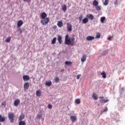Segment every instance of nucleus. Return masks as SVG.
Returning <instances> with one entry per match:
<instances>
[{"mask_svg": "<svg viewBox=\"0 0 125 125\" xmlns=\"http://www.w3.org/2000/svg\"><path fill=\"white\" fill-rule=\"evenodd\" d=\"M65 43L67 45H72L74 46L75 44V37L73 36L71 39H69V35L66 34L65 37Z\"/></svg>", "mask_w": 125, "mask_h": 125, "instance_id": "f257e3e1", "label": "nucleus"}, {"mask_svg": "<svg viewBox=\"0 0 125 125\" xmlns=\"http://www.w3.org/2000/svg\"><path fill=\"white\" fill-rule=\"evenodd\" d=\"M8 117L9 118V120L12 124L14 123V118H15V116L14 115V113L12 112H10L8 114Z\"/></svg>", "mask_w": 125, "mask_h": 125, "instance_id": "f03ea898", "label": "nucleus"}, {"mask_svg": "<svg viewBox=\"0 0 125 125\" xmlns=\"http://www.w3.org/2000/svg\"><path fill=\"white\" fill-rule=\"evenodd\" d=\"M49 18H46L44 19H42L41 21V24H42V25H46V24H48V23H49Z\"/></svg>", "mask_w": 125, "mask_h": 125, "instance_id": "7ed1b4c3", "label": "nucleus"}, {"mask_svg": "<svg viewBox=\"0 0 125 125\" xmlns=\"http://www.w3.org/2000/svg\"><path fill=\"white\" fill-rule=\"evenodd\" d=\"M72 27H73V26L71 23H67L66 24V28H67V30H68V32H71L72 31Z\"/></svg>", "mask_w": 125, "mask_h": 125, "instance_id": "20e7f679", "label": "nucleus"}, {"mask_svg": "<svg viewBox=\"0 0 125 125\" xmlns=\"http://www.w3.org/2000/svg\"><path fill=\"white\" fill-rule=\"evenodd\" d=\"M30 83H25L23 85V88H24V90L25 91H26V90H27V89H28V88H29V87H30V85H29Z\"/></svg>", "mask_w": 125, "mask_h": 125, "instance_id": "39448f33", "label": "nucleus"}, {"mask_svg": "<svg viewBox=\"0 0 125 125\" xmlns=\"http://www.w3.org/2000/svg\"><path fill=\"white\" fill-rule=\"evenodd\" d=\"M70 120L71 122H72V123H75V122H76V121H77L78 119L77 118V116H71Z\"/></svg>", "mask_w": 125, "mask_h": 125, "instance_id": "423d86ee", "label": "nucleus"}, {"mask_svg": "<svg viewBox=\"0 0 125 125\" xmlns=\"http://www.w3.org/2000/svg\"><path fill=\"white\" fill-rule=\"evenodd\" d=\"M86 17H87V18H88V19H89L90 20H93V19H94V17H93V15L92 14H88L86 16Z\"/></svg>", "mask_w": 125, "mask_h": 125, "instance_id": "0eeeda50", "label": "nucleus"}, {"mask_svg": "<svg viewBox=\"0 0 125 125\" xmlns=\"http://www.w3.org/2000/svg\"><path fill=\"white\" fill-rule=\"evenodd\" d=\"M23 80L24 82H27V81H29V80H30V77L28 75H23Z\"/></svg>", "mask_w": 125, "mask_h": 125, "instance_id": "6e6552de", "label": "nucleus"}, {"mask_svg": "<svg viewBox=\"0 0 125 125\" xmlns=\"http://www.w3.org/2000/svg\"><path fill=\"white\" fill-rule=\"evenodd\" d=\"M24 22H23V21L22 20H20L18 21V23H17V26L18 28H20L21 26L23 25Z\"/></svg>", "mask_w": 125, "mask_h": 125, "instance_id": "1a4fd4ad", "label": "nucleus"}, {"mask_svg": "<svg viewBox=\"0 0 125 125\" xmlns=\"http://www.w3.org/2000/svg\"><path fill=\"white\" fill-rule=\"evenodd\" d=\"M20 104V100L17 99L15 101L14 103V105L16 107H17V106H18L19 104Z\"/></svg>", "mask_w": 125, "mask_h": 125, "instance_id": "9d476101", "label": "nucleus"}, {"mask_svg": "<svg viewBox=\"0 0 125 125\" xmlns=\"http://www.w3.org/2000/svg\"><path fill=\"white\" fill-rule=\"evenodd\" d=\"M58 41L59 42V43H60V44H61V43H62V36H61V35H59L58 36Z\"/></svg>", "mask_w": 125, "mask_h": 125, "instance_id": "9b49d317", "label": "nucleus"}, {"mask_svg": "<svg viewBox=\"0 0 125 125\" xmlns=\"http://www.w3.org/2000/svg\"><path fill=\"white\" fill-rule=\"evenodd\" d=\"M47 15L45 12H43L41 14V19H45L46 18Z\"/></svg>", "mask_w": 125, "mask_h": 125, "instance_id": "f8f14e48", "label": "nucleus"}, {"mask_svg": "<svg viewBox=\"0 0 125 125\" xmlns=\"http://www.w3.org/2000/svg\"><path fill=\"white\" fill-rule=\"evenodd\" d=\"M57 25L59 28H61L63 26V22L62 21H58Z\"/></svg>", "mask_w": 125, "mask_h": 125, "instance_id": "ddd939ff", "label": "nucleus"}, {"mask_svg": "<svg viewBox=\"0 0 125 125\" xmlns=\"http://www.w3.org/2000/svg\"><path fill=\"white\" fill-rule=\"evenodd\" d=\"M95 38L93 36H89L86 38V41H93Z\"/></svg>", "mask_w": 125, "mask_h": 125, "instance_id": "4468645a", "label": "nucleus"}, {"mask_svg": "<svg viewBox=\"0 0 125 125\" xmlns=\"http://www.w3.org/2000/svg\"><path fill=\"white\" fill-rule=\"evenodd\" d=\"M83 24H86L88 22V19L87 18H85L82 20Z\"/></svg>", "mask_w": 125, "mask_h": 125, "instance_id": "2eb2a0df", "label": "nucleus"}, {"mask_svg": "<svg viewBox=\"0 0 125 125\" xmlns=\"http://www.w3.org/2000/svg\"><path fill=\"white\" fill-rule=\"evenodd\" d=\"M36 95L38 97H40V96L42 95V91H41V90H38V91H37Z\"/></svg>", "mask_w": 125, "mask_h": 125, "instance_id": "dca6fc26", "label": "nucleus"}, {"mask_svg": "<svg viewBox=\"0 0 125 125\" xmlns=\"http://www.w3.org/2000/svg\"><path fill=\"white\" fill-rule=\"evenodd\" d=\"M24 117L25 116H24V115L21 114L19 118V121H20V122H23L22 120L24 119Z\"/></svg>", "mask_w": 125, "mask_h": 125, "instance_id": "f3484780", "label": "nucleus"}, {"mask_svg": "<svg viewBox=\"0 0 125 125\" xmlns=\"http://www.w3.org/2000/svg\"><path fill=\"white\" fill-rule=\"evenodd\" d=\"M86 60V55H83L82 58L81 59L82 62H84Z\"/></svg>", "mask_w": 125, "mask_h": 125, "instance_id": "a211bd4d", "label": "nucleus"}, {"mask_svg": "<svg viewBox=\"0 0 125 125\" xmlns=\"http://www.w3.org/2000/svg\"><path fill=\"white\" fill-rule=\"evenodd\" d=\"M100 103H107V102H109V100H100Z\"/></svg>", "mask_w": 125, "mask_h": 125, "instance_id": "6ab92c4d", "label": "nucleus"}, {"mask_svg": "<svg viewBox=\"0 0 125 125\" xmlns=\"http://www.w3.org/2000/svg\"><path fill=\"white\" fill-rule=\"evenodd\" d=\"M93 5H94V6H95V7H96V6H98V1H97V0H94L93 2Z\"/></svg>", "mask_w": 125, "mask_h": 125, "instance_id": "aec40b11", "label": "nucleus"}, {"mask_svg": "<svg viewBox=\"0 0 125 125\" xmlns=\"http://www.w3.org/2000/svg\"><path fill=\"white\" fill-rule=\"evenodd\" d=\"M5 121V118L4 117H2L1 115H0V122H2L3 123V122Z\"/></svg>", "mask_w": 125, "mask_h": 125, "instance_id": "412c9836", "label": "nucleus"}, {"mask_svg": "<svg viewBox=\"0 0 125 125\" xmlns=\"http://www.w3.org/2000/svg\"><path fill=\"white\" fill-rule=\"evenodd\" d=\"M92 97L95 100H97V99H98V97H97V95L96 93L93 94Z\"/></svg>", "mask_w": 125, "mask_h": 125, "instance_id": "4be33fe9", "label": "nucleus"}, {"mask_svg": "<svg viewBox=\"0 0 125 125\" xmlns=\"http://www.w3.org/2000/svg\"><path fill=\"white\" fill-rule=\"evenodd\" d=\"M51 84H52V83L51 82V81H49L45 83V85H46V86H50Z\"/></svg>", "mask_w": 125, "mask_h": 125, "instance_id": "5701e85b", "label": "nucleus"}, {"mask_svg": "<svg viewBox=\"0 0 125 125\" xmlns=\"http://www.w3.org/2000/svg\"><path fill=\"white\" fill-rule=\"evenodd\" d=\"M62 10L64 11V12H66V10H67V6L66 5H64L62 6Z\"/></svg>", "mask_w": 125, "mask_h": 125, "instance_id": "b1692460", "label": "nucleus"}, {"mask_svg": "<svg viewBox=\"0 0 125 125\" xmlns=\"http://www.w3.org/2000/svg\"><path fill=\"white\" fill-rule=\"evenodd\" d=\"M56 37H54L53 40H52L51 43L52 44H54L56 42Z\"/></svg>", "mask_w": 125, "mask_h": 125, "instance_id": "393cba45", "label": "nucleus"}, {"mask_svg": "<svg viewBox=\"0 0 125 125\" xmlns=\"http://www.w3.org/2000/svg\"><path fill=\"white\" fill-rule=\"evenodd\" d=\"M96 8L97 11H100V10H101V6L98 5L96 6Z\"/></svg>", "mask_w": 125, "mask_h": 125, "instance_id": "a878e982", "label": "nucleus"}, {"mask_svg": "<svg viewBox=\"0 0 125 125\" xmlns=\"http://www.w3.org/2000/svg\"><path fill=\"white\" fill-rule=\"evenodd\" d=\"M65 65H72L73 64V62L70 61H66L65 62Z\"/></svg>", "mask_w": 125, "mask_h": 125, "instance_id": "bb28decb", "label": "nucleus"}, {"mask_svg": "<svg viewBox=\"0 0 125 125\" xmlns=\"http://www.w3.org/2000/svg\"><path fill=\"white\" fill-rule=\"evenodd\" d=\"M75 103L76 104H81V99H77L75 100Z\"/></svg>", "mask_w": 125, "mask_h": 125, "instance_id": "cd10ccee", "label": "nucleus"}, {"mask_svg": "<svg viewBox=\"0 0 125 125\" xmlns=\"http://www.w3.org/2000/svg\"><path fill=\"white\" fill-rule=\"evenodd\" d=\"M19 125H26V122L25 121H20L19 123Z\"/></svg>", "mask_w": 125, "mask_h": 125, "instance_id": "c85d7f7f", "label": "nucleus"}, {"mask_svg": "<svg viewBox=\"0 0 125 125\" xmlns=\"http://www.w3.org/2000/svg\"><path fill=\"white\" fill-rule=\"evenodd\" d=\"M101 75H102V77L104 78V79H106V73H105V72L101 73Z\"/></svg>", "mask_w": 125, "mask_h": 125, "instance_id": "c756f323", "label": "nucleus"}, {"mask_svg": "<svg viewBox=\"0 0 125 125\" xmlns=\"http://www.w3.org/2000/svg\"><path fill=\"white\" fill-rule=\"evenodd\" d=\"M105 19H106V18L104 17L101 18V22L102 23H104Z\"/></svg>", "mask_w": 125, "mask_h": 125, "instance_id": "7c9ffc66", "label": "nucleus"}, {"mask_svg": "<svg viewBox=\"0 0 125 125\" xmlns=\"http://www.w3.org/2000/svg\"><path fill=\"white\" fill-rule=\"evenodd\" d=\"M101 35L99 33H97L96 35V39H100Z\"/></svg>", "mask_w": 125, "mask_h": 125, "instance_id": "2f4dec72", "label": "nucleus"}, {"mask_svg": "<svg viewBox=\"0 0 125 125\" xmlns=\"http://www.w3.org/2000/svg\"><path fill=\"white\" fill-rule=\"evenodd\" d=\"M11 40V37H8L6 39V42H10V41Z\"/></svg>", "mask_w": 125, "mask_h": 125, "instance_id": "473e14b6", "label": "nucleus"}, {"mask_svg": "<svg viewBox=\"0 0 125 125\" xmlns=\"http://www.w3.org/2000/svg\"><path fill=\"white\" fill-rule=\"evenodd\" d=\"M54 81L56 83H58V82H59V78L58 77H56L54 78Z\"/></svg>", "mask_w": 125, "mask_h": 125, "instance_id": "72a5a7b5", "label": "nucleus"}, {"mask_svg": "<svg viewBox=\"0 0 125 125\" xmlns=\"http://www.w3.org/2000/svg\"><path fill=\"white\" fill-rule=\"evenodd\" d=\"M1 106H3L4 107H5V106H6V103L5 102V101L2 102Z\"/></svg>", "mask_w": 125, "mask_h": 125, "instance_id": "f704fd0d", "label": "nucleus"}, {"mask_svg": "<svg viewBox=\"0 0 125 125\" xmlns=\"http://www.w3.org/2000/svg\"><path fill=\"white\" fill-rule=\"evenodd\" d=\"M37 118L38 119H41V118H42V114H39L37 115Z\"/></svg>", "mask_w": 125, "mask_h": 125, "instance_id": "c9c22d12", "label": "nucleus"}, {"mask_svg": "<svg viewBox=\"0 0 125 125\" xmlns=\"http://www.w3.org/2000/svg\"><path fill=\"white\" fill-rule=\"evenodd\" d=\"M108 111V107H105L104 109L102 111V113H105V112H107Z\"/></svg>", "mask_w": 125, "mask_h": 125, "instance_id": "e433bc0d", "label": "nucleus"}, {"mask_svg": "<svg viewBox=\"0 0 125 125\" xmlns=\"http://www.w3.org/2000/svg\"><path fill=\"white\" fill-rule=\"evenodd\" d=\"M108 0H105L104 2V5H107L108 4Z\"/></svg>", "mask_w": 125, "mask_h": 125, "instance_id": "4c0bfd02", "label": "nucleus"}, {"mask_svg": "<svg viewBox=\"0 0 125 125\" xmlns=\"http://www.w3.org/2000/svg\"><path fill=\"white\" fill-rule=\"evenodd\" d=\"M83 15H82L79 18V20L80 21V22L83 20Z\"/></svg>", "mask_w": 125, "mask_h": 125, "instance_id": "58836bf2", "label": "nucleus"}, {"mask_svg": "<svg viewBox=\"0 0 125 125\" xmlns=\"http://www.w3.org/2000/svg\"><path fill=\"white\" fill-rule=\"evenodd\" d=\"M81 77H82V75L81 74H79L77 76V80H79L80 78H81Z\"/></svg>", "mask_w": 125, "mask_h": 125, "instance_id": "ea45409f", "label": "nucleus"}, {"mask_svg": "<svg viewBox=\"0 0 125 125\" xmlns=\"http://www.w3.org/2000/svg\"><path fill=\"white\" fill-rule=\"evenodd\" d=\"M48 108L49 109H52V104H48Z\"/></svg>", "mask_w": 125, "mask_h": 125, "instance_id": "a19ab883", "label": "nucleus"}, {"mask_svg": "<svg viewBox=\"0 0 125 125\" xmlns=\"http://www.w3.org/2000/svg\"><path fill=\"white\" fill-rule=\"evenodd\" d=\"M52 29H53V30H56V29H57V26L56 25H54L52 27Z\"/></svg>", "mask_w": 125, "mask_h": 125, "instance_id": "79ce46f5", "label": "nucleus"}, {"mask_svg": "<svg viewBox=\"0 0 125 125\" xmlns=\"http://www.w3.org/2000/svg\"><path fill=\"white\" fill-rule=\"evenodd\" d=\"M112 38H113V36L112 37H109L108 38V41H112Z\"/></svg>", "mask_w": 125, "mask_h": 125, "instance_id": "37998d69", "label": "nucleus"}, {"mask_svg": "<svg viewBox=\"0 0 125 125\" xmlns=\"http://www.w3.org/2000/svg\"><path fill=\"white\" fill-rule=\"evenodd\" d=\"M19 32H20V33H21H21H22V32H23V31H22L21 29H20L19 30Z\"/></svg>", "mask_w": 125, "mask_h": 125, "instance_id": "c03bdc74", "label": "nucleus"}, {"mask_svg": "<svg viewBox=\"0 0 125 125\" xmlns=\"http://www.w3.org/2000/svg\"><path fill=\"white\" fill-rule=\"evenodd\" d=\"M99 98H101L102 99H104V97H100Z\"/></svg>", "mask_w": 125, "mask_h": 125, "instance_id": "a18cd8bd", "label": "nucleus"}, {"mask_svg": "<svg viewBox=\"0 0 125 125\" xmlns=\"http://www.w3.org/2000/svg\"><path fill=\"white\" fill-rule=\"evenodd\" d=\"M115 4H117V2H115Z\"/></svg>", "mask_w": 125, "mask_h": 125, "instance_id": "49530a36", "label": "nucleus"}, {"mask_svg": "<svg viewBox=\"0 0 125 125\" xmlns=\"http://www.w3.org/2000/svg\"><path fill=\"white\" fill-rule=\"evenodd\" d=\"M63 71H64V70H61V72H63Z\"/></svg>", "mask_w": 125, "mask_h": 125, "instance_id": "de8ad7c7", "label": "nucleus"}, {"mask_svg": "<svg viewBox=\"0 0 125 125\" xmlns=\"http://www.w3.org/2000/svg\"><path fill=\"white\" fill-rule=\"evenodd\" d=\"M0 125H1V124L0 123Z\"/></svg>", "mask_w": 125, "mask_h": 125, "instance_id": "09e8293b", "label": "nucleus"}]
</instances>
